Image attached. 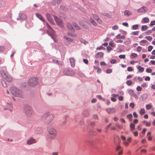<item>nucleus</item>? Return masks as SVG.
<instances>
[{"instance_id": "1", "label": "nucleus", "mask_w": 155, "mask_h": 155, "mask_svg": "<svg viewBox=\"0 0 155 155\" xmlns=\"http://www.w3.org/2000/svg\"><path fill=\"white\" fill-rule=\"evenodd\" d=\"M48 134L47 136V139L51 140L55 138L58 134L56 129L53 127H49L48 128Z\"/></svg>"}, {"instance_id": "2", "label": "nucleus", "mask_w": 155, "mask_h": 155, "mask_svg": "<svg viewBox=\"0 0 155 155\" xmlns=\"http://www.w3.org/2000/svg\"><path fill=\"white\" fill-rule=\"evenodd\" d=\"M54 117V115L49 112H47L42 116V119L45 123L49 124L51 122Z\"/></svg>"}, {"instance_id": "3", "label": "nucleus", "mask_w": 155, "mask_h": 155, "mask_svg": "<svg viewBox=\"0 0 155 155\" xmlns=\"http://www.w3.org/2000/svg\"><path fill=\"white\" fill-rule=\"evenodd\" d=\"M10 91L11 93L15 96L22 97V92L19 89L15 87H12L11 88Z\"/></svg>"}, {"instance_id": "4", "label": "nucleus", "mask_w": 155, "mask_h": 155, "mask_svg": "<svg viewBox=\"0 0 155 155\" xmlns=\"http://www.w3.org/2000/svg\"><path fill=\"white\" fill-rule=\"evenodd\" d=\"M46 26L49 28L48 30L47 31L48 34L51 36L54 41L57 42V40L56 38V35L55 34V31L52 29L51 26L48 24H46Z\"/></svg>"}, {"instance_id": "5", "label": "nucleus", "mask_w": 155, "mask_h": 155, "mask_svg": "<svg viewBox=\"0 0 155 155\" xmlns=\"http://www.w3.org/2000/svg\"><path fill=\"white\" fill-rule=\"evenodd\" d=\"M25 110L26 114L28 117H31L34 114V112L31 107L29 106H25Z\"/></svg>"}, {"instance_id": "6", "label": "nucleus", "mask_w": 155, "mask_h": 155, "mask_svg": "<svg viewBox=\"0 0 155 155\" xmlns=\"http://www.w3.org/2000/svg\"><path fill=\"white\" fill-rule=\"evenodd\" d=\"M28 84L31 87H34L37 85L38 83V79L33 77L30 78L28 81Z\"/></svg>"}, {"instance_id": "7", "label": "nucleus", "mask_w": 155, "mask_h": 155, "mask_svg": "<svg viewBox=\"0 0 155 155\" xmlns=\"http://www.w3.org/2000/svg\"><path fill=\"white\" fill-rule=\"evenodd\" d=\"M0 72L3 78L6 79L8 81L11 82L12 81V78L4 70H1Z\"/></svg>"}, {"instance_id": "8", "label": "nucleus", "mask_w": 155, "mask_h": 155, "mask_svg": "<svg viewBox=\"0 0 155 155\" xmlns=\"http://www.w3.org/2000/svg\"><path fill=\"white\" fill-rule=\"evenodd\" d=\"M54 17L57 24L60 27H63V25L62 21L55 15H54Z\"/></svg>"}, {"instance_id": "9", "label": "nucleus", "mask_w": 155, "mask_h": 155, "mask_svg": "<svg viewBox=\"0 0 155 155\" xmlns=\"http://www.w3.org/2000/svg\"><path fill=\"white\" fill-rule=\"evenodd\" d=\"M148 11L147 8L145 6H143L137 10V11L139 12H146Z\"/></svg>"}, {"instance_id": "10", "label": "nucleus", "mask_w": 155, "mask_h": 155, "mask_svg": "<svg viewBox=\"0 0 155 155\" xmlns=\"http://www.w3.org/2000/svg\"><path fill=\"white\" fill-rule=\"evenodd\" d=\"M36 142V140L33 138H31L28 140L27 141V144L28 145L31 144Z\"/></svg>"}, {"instance_id": "11", "label": "nucleus", "mask_w": 155, "mask_h": 155, "mask_svg": "<svg viewBox=\"0 0 155 155\" xmlns=\"http://www.w3.org/2000/svg\"><path fill=\"white\" fill-rule=\"evenodd\" d=\"M27 18V16L23 13H19V17L17 20H25Z\"/></svg>"}, {"instance_id": "12", "label": "nucleus", "mask_w": 155, "mask_h": 155, "mask_svg": "<svg viewBox=\"0 0 155 155\" xmlns=\"http://www.w3.org/2000/svg\"><path fill=\"white\" fill-rule=\"evenodd\" d=\"M46 17L49 21L51 24L54 25V22L52 18L51 17V15L47 13L46 15Z\"/></svg>"}, {"instance_id": "13", "label": "nucleus", "mask_w": 155, "mask_h": 155, "mask_svg": "<svg viewBox=\"0 0 155 155\" xmlns=\"http://www.w3.org/2000/svg\"><path fill=\"white\" fill-rule=\"evenodd\" d=\"M131 137H127V141H124V142L123 143L125 146H127L129 145L131 141Z\"/></svg>"}, {"instance_id": "14", "label": "nucleus", "mask_w": 155, "mask_h": 155, "mask_svg": "<svg viewBox=\"0 0 155 155\" xmlns=\"http://www.w3.org/2000/svg\"><path fill=\"white\" fill-rule=\"evenodd\" d=\"M106 111L108 113L111 114L115 113L116 110L114 108H108L106 109Z\"/></svg>"}, {"instance_id": "15", "label": "nucleus", "mask_w": 155, "mask_h": 155, "mask_svg": "<svg viewBox=\"0 0 155 155\" xmlns=\"http://www.w3.org/2000/svg\"><path fill=\"white\" fill-rule=\"evenodd\" d=\"M104 55V53L102 52H100L97 53L95 55V57L97 58H102Z\"/></svg>"}, {"instance_id": "16", "label": "nucleus", "mask_w": 155, "mask_h": 155, "mask_svg": "<svg viewBox=\"0 0 155 155\" xmlns=\"http://www.w3.org/2000/svg\"><path fill=\"white\" fill-rule=\"evenodd\" d=\"M69 60L71 66L72 67H74L75 66V61L74 58H70L69 59Z\"/></svg>"}, {"instance_id": "17", "label": "nucleus", "mask_w": 155, "mask_h": 155, "mask_svg": "<svg viewBox=\"0 0 155 155\" xmlns=\"http://www.w3.org/2000/svg\"><path fill=\"white\" fill-rule=\"evenodd\" d=\"M35 15L38 18H39L43 22H44L45 21L44 18L40 14H39L38 13H36Z\"/></svg>"}, {"instance_id": "18", "label": "nucleus", "mask_w": 155, "mask_h": 155, "mask_svg": "<svg viewBox=\"0 0 155 155\" xmlns=\"http://www.w3.org/2000/svg\"><path fill=\"white\" fill-rule=\"evenodd\" d=\"M67 28L68 29L72 32H74V30L73 27L72 25L70 23L67 24Z\"/></svg>"}, {"instance_id": "19", "label": "nucleus", "mask_w": 155, "mask_h": 155, "mask_svg": "<svg viewBox=\"0 0 155 155\" xmlns=\"http://www.w3.org/2000/svg\"><path fill=\"white\" fill-rule=\"evenodd\" d=\"M89 20L92 24L94 26H97V23L94 21V20L92 18H90Z\"/></svg>"}, {"instance_id": "20", "label": "nucleus", "mask_w": 155, "mask_h": 155, "mask_svg": "<svg viewBox=\"0 0 155 155\" xmlns=\"http://www.w3.org/2000/svg\"><path fill=\"white\" fill-rule=\"evenodd\" d=\"M124 15L127 16H128L131 15V13L130 11H129L126 10L124 12Z\"/></svg>"}, {"instance_id": "21", "label": "nucleus", "mask_w": 155, "mask_h": 155, "mask_svg": "<svg viewBox=\"0 0 155 155\" xmlns=\"http://www.w3.org/2000/svg\"><path fill=\"white\" fill-rule=\"evenodd\" d=\"M116 38L118 39L120 38L124 39L125 38V37L124 35H123L122 36H121L120 35L118 34L116 36Z\"/></svg>"}, {"instance_id": "22", "label": "nucleus", "mask_w": 155, "mask_h": 155, "mask_svg": "<svg viewBox=\"0 0 155 155\" xmlns=\"http://www.w3.org/2000/svg\"><path fill=\"white\" fill-rule=\"evenodd\" d=\"M101 14L102 15H103L106 16L108 17L109 18H111V16L109 14L105 12H102Z\"/></svg>"}, {"instance_id": "23", "label": "nucleus", "mask_w": 155, "mask_h": 155, "mask_svg": "<svg viewBox=\"0 0 155 155\" xmlns=\"http://www.w3.org/2000/svg\"><path fill=\"white\" fill-rule=\"evenodd\" d=\"M130 130H132L135 129V125L133 123H131L130 124Z\"/></svg>"}, {"instance_id": "24", "label": "nucleus", "mask_w": 155, "mask_h": 155, "mask_svg": "<svg viewBox=\"0 0 155 155\" xmlns=\"http://www.w3.org/2000/svg\"><path fill=\"white\" fill-rule=\"evenodd\" d=\"M92 17L96 21L99 18V16L96 14H92Z\"/></svg>"}, {"instance_id": "25", "label": "nucleus", "mask_w": 155, "mask_h": 155, "mask_svg": "<svg viewBox=\"0 0 155 155\" xmlns=\"http://www.w3.org/2000/svg\"><path fill=\"white\" fill-rule=\"evenodd\" d=\"M145 113V111L143 108L141 109L140 111V115H142Z\"/></svg>"}, {"instance_id": "26", "label": "nucleus", "mask_w": 155, "mask_h": 155, "mask_svg": "<svg viewBox=\"0 0 155 155\" xmlns=\"http://www.w3.org/2000/svg\"><path fill=\"white\" fill-rule=\"evenodd\" d=\"M137 68L138 69L139 71L140 72H143L144 70V69L143 67H142L140 66H139L137 67Z\"/></svg>"}, {"instance_id": "27", "label": "nucleus", "mask_w": 155, "mask_h": 155, "mask_svg": "<svg viewBox=\"0 0 155 155\" xmlns=\"http://www.w3.org/2000/svg\"><path fill=\"white\" fill-rule=\"evenodd\" d=\"M137 79L140 81H141L143 80V78L141 77H138L137 78L135 77L134 78V81H136Z\"/></svg>"}, {"instance_id": "28", "label": "nucleus", "mask_w": 155, "mask_h": 155, "mask_svg": "<svg viewBox=\"0 0 155 155\" xmlns=\"http://www.w3.org/2000/svg\"><path fill=\"white\" fill-rule=\"evenodd\" d=\"M53 61L54 62L58 64L59 65H62V62L61 61H59L58 60H53Z\"/></svg>"}, {"instance_id": "29", "label": "nucleus", "mask_w": 155, "mask_h": 155, "mask_svg": "<svg viewBox=\"0 0 155 155\" xmlns=\"http://www.w3.org/2000/svg\"><path fill=\"white\" fill-rule=\"evenodd\" d=\"M147 41L146 40H143L140 42V44L142 46L144 45L143 44H145L147 43Z\"/></svg>"}, {"instance_id": "30", "label": "nucleus", "mask_w": 155, "mask_h": 155, "mask_svg": "<svg viewBox=\"0 0 155 155\" xmlns=\"http://www.w3.org/2000/svg\"><path fill=\"white\" fill-rule=\"evenodd\" d=\"M73 25L76 29L78 30L80 29V27L76 23H74Z\"/></svg>"}, {"instance_id": "31", "label": "nucleus", "mask_w": 155, "mask_h": 155, "mask_svg": "<svg viewBox=\"0 0 155 155\" xmlns=\"http://www.w3.org/2000/svg\"><path fill=\"white\" fill-rule=\"evenodd\" d=\"M1 83L2 84V86L4 87H6L7 85L5 81L3 80H2L1 81Z\"/></svg>"}, {"instance_id": "32", "label": "nucleus", "mask_w": 155, "mask_h": 155, "mask_svg": "<svg viewBox=\"0 0 155 155\" xmlns=\"http://www.w3.org/2000/svg\"><path fill=\"white\" fill-rule=\"evenodd\" d=\"M64 38L65 39L69 41H72L73 40V39L71 38H68L66 36H64Z\"/></svg>"}, {"instance_id": "33", "label": "nucleus", "mask_w": 155, "mask_h": 155, "mask_svg": "<svg viewBox=\"0 0 155 155\" xmlns=\"http://www.w3.org/2000/svg\"><path fill=\"white\" fill-rule=\"evenodd\" d=\"M143 21L145 23H148L149 21V19L145 17L143 18Z\"/></svg>"}, {"instance_id": "34", "label": "nucleus", "mask_w": 155, "mask_h": 155, "mask_svg": "<svg viewBox=\"0 0 155 155\" xmlns=\"http://www.w3.org/2000/svg\"><path fill=\"white\" fill-rule=\"evenodd\" d=\"M147 29V25H143L142 27V31H145Z\"/></svg>"}, {"instance_id": "35", "label": "nucleus", "mask_w": 155, "mask_h": 155, "mask_svg": "<svg viewBox=\"0 0 155 155\" xmlns=\"http://www.w3.org/2000/svg\"><path fill=\"white\" fill-rule=\"evenodd\" d=\"M127 117L130 120H132V114H130L128 115H127Z\"/></svg>"}, {"instance_id": "36", "label": "nucleus", "mask_w": 155, "mask_h": 155, "mask_svg": "<svg viewBox=\"0 0 155 155\" xmlns=\"http://www.w3.org/2000/svg\"><path fill=\"white\" fill-rule=\"evenodd\" d=\"M139 27V26L138 25H134L132 26V28L133 29L136 30Z\"/></svg>"}, {"instance_id": "37", "label": "nucleus", "mask_w": 155, "mask_h": 155, "mask_svg": "<svg viewBox=\"0 0 155 155\" xmlns=\"http://www.w3.org/2000/svg\"><path fill=\"white\" fill-rule=\"evenodd\" d=\"M152 106L150 104L147 105L146 106V108L147 110H149L152 108Z\"/></svg>"}, {"instance_id": "38", "label": "nucleus", "mask_w": 155, "mask_h": 155, "mask_svg": "<svg viewBox=\"0 0 155 155\" xmlns=\"http://www.w3.org/2000/svg\"><path fill=\"white\" fill-rule=\"evenodd\" d=\"M118 28V26L117 25H114L112 27V29L113 30H117Z\"/></svg>"}, {"instance_id": "39", "label": "nucleus", "mask_w": 155, "mask_h": 155, "mask_svg": "<svg viewBox=\"0 0 155 155\" xmlns=\"http://www.w3.org/2000/svg\"><path fill=\"white\" fill-rule=\"evenodd\" d=\"M137 56V54L135 53H133L131 54V56L132 58H134Z\"/></svg>"}, {"instance_id": "40", "label": "nucleus", "mask_w": 155, "mask_h": 155, "mask_svg": "<svg viewBox=\"0 0 155 155\" xmlns=\"http://www.w3.org/2000/svg\"><path fill=\"white\" fill-rule=\"evenodd\" d=\"M145 38L149 41H151L152 39V37L150 36H146Z\"/></svg>"}, {"instance_id": "41", "label": "nucleus", "mask_w": 155, "mask_h": 155, "mask_svg": "<svg viewBox=\"0 0 155 155\" xmlns=\"http://www.w3.org/2000/svg\"><path fill=\"white\" fill-rule=\"evenodd\" d=\"M127 84L129 86L131 85L132 84V82L130 80H128L126 82Z\"/></svg>"}, {"instance_id": "42", "label": "nucleus", "mask_w": 155, "mask_h": 155, "mask_svg": "<svg viewBox=\"0 0 155 155\" xmlns=\"http://www.w3.org/2000/svg\"><path fill=\"white\" fill-rule=\"evenodd\" d=\"M80 41L82 43H84V44H86L88 43L85 40L83 39H81L80 40Z\"/></svg>"}, {"instance_id": "43", "label": "nucleus", "mask_w": 155, "mask_h": 155, "mask_svg": "<svg viewBox=\"0 0 155 155\" xmlns=\"http://www.w3.org/2000/svg\"><path fill=\"white\" fill-rule=\"evenodd\" d=\"M68 35L70 37H75L77 36V35L76 34L72 35L71 34V33H68Z\"/></svg>"}, {"instance_id": "44", "label": "nucleus", "mask_w": 155, "mask_h": 155, "mask_svg": "<svg viewBox=\"0 0 155 155\" xmlns=\"http://www.w3.org/2000/svg\"><path fill=\"white\" fill-rule=\"evenodd\" d=\"M96 21H97V22L100 24H101L102 23V21L101 19H100L99 18L98 19H97Z\"/></svg>"}, {"instance_id": "45", "label": "nucleus", "mask_w": 155, "mask_h": 155, "mask_svg": "<svg viewBox=\"0 0 155 155\" xmlns=\"http://www.w3.org/2000/svg\"><path fill=\"white\" fill-rule=\"evenodd\" d=\"M116 125L118 128L119 129L123 128V126L118 124H116Z\"/></svg>"}, {"instance_id": "46", "label": "nucleus", "mask_w": 155, "mask_h": 155, "mask_svg": "<svg viewBox=\"0 0 155 155\" xmlns=\"http://www.w3.org/2000/svg\"><path fill=\"white\" fill-rule=\"evenodd\" d=\"M112 70L111 69H108L106 70V73L107 74H110L112 72Z\"/></svg>"}, {"instance_id": "47", "label": "nucleus", "mask_w": 155, "mask_h": 155, "mask_svg": "<svg viewBox=\"0 0 155 155\" xmlns=\"http://www.w3.org/2000/svg\"><path fill=\"white\" fill-rule=\"evenodd\" d=\"M120 58L125 59L126 58L125 55H120L119 56Z\"/></svg>"}, {"instance_id": "48", "label": "nucleus", "mask_w": 155, "mask_h": 155, "mask_svg": "<svg viewBox=\"0 0 155 155\" xmlns=\"http://www.w3.org/2000/svg\"><path fill=\"white\" fill-rule=\"evenodd\" d=\"M142 48L141 46H138L137 48V51L138 52H140L141 51V50H142Z\"/></svg>"}, {"instance_id": "49", "label": "nucleus", "mask_w": 155, "mask_h": 155, "mask_svg": "<svg viewBox=\"0 0 155 155\" xmlns=\"http://www.w3.org/2000/svg\"><path fill=\"white\" fill-rule=\"evenodd\" d=\"M5 50V48L4 47L2 46H0V52H2L3 51Z\"/></svg>"}, {"instance_id": "50", "label": "nucleus", "mask_w": 155, "mask_h": 155, "mask_svg": "<svg viewBox=\"0 0 155 155\" xmlns=\"http://www.w3.org/2000/svg\"><path fill=\"white\" fill-rule=\"evenodd\" d=\"M146 71L147 73H150L152 72V70L151 69L148 68L147 69Z\"/></svg>"}, {"instance_id": "51", "label": "nucleus", "mask_w": 155, "mask_h": 155, "mask_svg": "<svg viewBox=\"0 0 155 155\" xmlns=\"http://www.w3.org/2000/svg\"><path fill=\"white\" fill-rule=\"evenodd\" d=\"M109 44V45L111 47H113L114 46V45L112 41L110 42Z\"/></svg>"}, {"instance_id": "52", "label": "nucleus", "mask_w": 155, "mask_h": 155, "mask_svg": "<svg viewBox=\"0 0 155 155\" xmlns=\"http://www.w3.org/2000/svg\"><path fill=\"white\" fill-rule=\"evenodd\" d=\"M116 62V60L114 59L111 60L110 61V63L112 64H114Z\"/></svg>"}, {"instance_id": "53", "label": "nucleus", "mask_w": 155, "mask_h": 155, "mask_svg": "<svg viewBox=\"0 0 155 155\" xmlns=\"http://www.w3.org/2000/svg\"><path fill=\"white\" fill-rule=\"evenodd\" d=\"M121 147L120 145H117L116 147V150H118L121 148Z\"/></svg>"}, {"instance_id": "54", "label": "nucleus", "mask_w": 155, "mask_h": 155, "mask_svg": "<svg viewBox=\"0 0 155 155\" xmlns=\"http://www.w3.org/2000/svg\"><path fill=\"white\" fill-rule=\"evenodd\" d=\"M153 47L151 46H149L148 47V51H150L152 49Z\"/></svg>"}, {"instance_id": "55", "label": "nucleus", "mask_w": 155, "mask_h": 155, "mask_svg": "<svg viewBox=\"0 0 155 155\" xmlns=\"http://www.w3.org/2000/svg\"><path fill=\"white\" fill-rule=\"evenodd\" d=\"M142 88L140 86H138L137 88V90L138 91H140L142 90Z\"/></svg>"}, {"instance_id": "56", "label": "nucleus", "mask_w": 155, "mask_h": 155, "mask_svg": "<svg viewBox=\"0 0 155 155\" xmlns=\"http://www.w3.org/2000/svg\"><path fill=\"white\" fill-rule=\"evenodd\" d=\"M127 70L128 71H133L132 68L130 67H129L128 68Z\"/></svg>"}, {"instance_id": "57", "label": "nucleus", "mask_w": 155, "mask_h": 155, "mask_svg": "<svg viewBox=\"0 0 155 155\" xmlns=\"http://www.w3.org/2000/svg\"><path fill=\"white\" fill-rule=\"evenodd\" d=\"M102 49H105V48L102 46L99 47L97 48V50H101Z\"/></svg>"}, {"instance_id": "58", "label": "nucleus", "mask_w": 155, "mask_h": 155, "mask_svg": "<svg viewBox=\"0 0 155 155\" xmlns=\"http://www.w3.org/2000/svg\"><path fill=\"white\" fill-rule=\"evenodd\" d=\"M139 34V31H136L132 32V34L134 35H138Z\"/></svg>"}, {"instance_id": "59", "label": "nucleus", "mask_w": 155, "mask_h": 155, "mask_svg": "<svg viewBox=\"0 0 155 155\" xmlns=\"http://www.w3.org/2000/svg\"><path fill=\"white\" fill-rule=\"evenodd\" d=\"M138 132L137 131H136L134 132V134L135 136H137L138 135Z\"/></svg>"}, {"instance_id": "60", "label": "nucleus", "mask_w": 155, "mask_h": 155, "mask_svg": "<svg viewBox=\"0 0 155 155\" xmlns=\"http://www.w3.org/2000/svg\"><path fill=\"white\" fill-rule=\"evenodd\" d=\"M115 42L117 43H121L123 42V41L121 39H119L117 40Z\"/></svg>"}, {"instance_id": "61", "label": "nucleus", "mask_w": 155, "mask_h": 155, "mask_svg": "<svg viewBox=\"0 0 155 155\" xmlns=\"http://www.w3.org/2000/svg\"><path fill=\"white\" fill-rule=\"evenodd\" d=\"M130 106L132 108H134V107L135 106V105L134 104V103H130Z\"/></svg>"}, {"instance_id": "62", "label": "nucleus", "mask_w": 155, "mask_h": 155, "mask_svg": "<svg viewBox=\"0 0 155 155\" xmlns=\"http://www.w3.org/2000/svg\"><path fill=\"white\" fill-rule=\"evenodd\" d=\"M121 138L123 140H125L126 138V137L124 135H121Z\"/></svg>"}, {"instance_id": "63", "label": "nucleus", "mask_w": 155, "mask_h": 155, "mask_svg": "<svg viewBox=\"0 0 155 155\" xmlns=\"http://www.w3.org/2000/svg\"><path fill=\"white\" fill-rule=\"evenodd\" d=\"M155 25V21H152L150 24V25L151 26H152Z\"/></svg>"}, {"instance_id": "64", "label": "nucleus", "mask_w": 155, "mask_h": 155, "mask_svg": "<svg viewBox=\"0 0 155 155\" xmlns=\"http://www.w3.org/2000/svg\"><path fill=\"white\" fill-rule=\"evenodd\" d=\"M151 125V123L150 122H147L146 123V125L147 126H150Z\"/></svg>"}]
</instances>
